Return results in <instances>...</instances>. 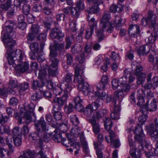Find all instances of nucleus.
<instances>
[{
    "instance_id": "nucleus-53",
    "label": "nucleus",
    "mask_w": 158,
    "mask_h": 158,
    "mask_svg": "<svg viewBox=\"0 0 158 158\" xmlns=\"http://www.w3.org/2000/svg\"><path fill=\"white\" fill-rule=\"evenodd\" d=\"M143 69V67L141 65H139L136 66V69L135 72V74L137 76H138L142 74H144L142 73Z\"/></svg>"
},
{
    "instance_id": "nucleus-51",
    "label": "nucleus",
    "mask_w": 158,
    "mask_h": 158,
    "mask_svg": "<svg viewBox=\"0 0 158 158\" xmlns=\"http://www.w3.org/2000/svg\"><path fill=\"white\" fill-rule=\"evenodd\" d=\"M138 76L137 83L138 85H139L143 83L145 81L146 75L145 74H142Z\"/></svg>"
},
{
    "instance_id": "nucleus-49",
    "label": "nucleus",
    "mask_w": 158,
    "mask_h": 158,
    "mask_svg": "<svg viewBox=\"0 0 158 158\" xmlns=\"http://www.w3.org/2000/svg\"><path fill=\"white\" fill-rule=\"evenodd\" d=\"M18 85L17 81L12 78L10 79L9 82V87L10 88H16Z\"/></svg>"
},
{
    "instance_id": "nucleus-1",
    "label": "nucleus",
    "mask_w": 158,
    "mask_h": 158,
    "mask_svg": "<svg viewBox=\"0 0 158 158\" xmlns=\"http://www.w3.org/2000/svg\"><path fill=\"white\" fill-rule=\"evenodd\" d=\"M134 132L135 134V139L139 143L141 148H139L138 151H136L137 149L135 148V143L132 139V134L130 133L128 136L129 144L131 148L129 153L133 158H139L140 156L141 151L143 150V146H146L147 144V141L143 134L141 126L138 124L137 126L135 127Z\"/></svg>"
},
{
    "instance_id": "nucleus-9",
    "label": "nucleus",
    "mask_w": 158,
    "mask_h": 158,
    "mask_svg": "<svg viewBox=\"0 0 158 158\" xmlns=\"http://www.w3.org/2000/svg\"><path fill=\"white\" fill-rule=\"evenodd\" d=\"M31 29V32L28 34L27 37V42L28 44H30V41H33L34 40L35 36L40 31L39 26L36 24L32 25Z\"/></svg>"
},
{
    "instance_id": "nucleus-63",
    "label": "nucleus",
    "mask_w": 158,
    "mask_h": 158,
    "mask_svg": "<svg viewBox=\"0 0 158 158\" xmlns=\"http://www.w3.org/2000/svg\"><path fill=\"white\" fill-rule=\"evenodd\" d=\"M95 148L96 149V153L98 156L97 158H102V153L100 148V145L98 146L99 148L97 147L95 143Z\"/></svg>"
},
{
    "instance_id": "nucleus-46",
    "label": "nucleus",
    "mask_w": 158,
    "mask_h": 158,
    "mask_svg": "<svg viewBox=\"0 0 158 158\" xmlns=\"http://www.w3.org/2000/svg\"><path fill=\"white\" fill-rule=\"evenodd\" d=\"M42 82L38 81H34L32 83V88L34 89H37L41 87L42 86Z\"/></svg>"
},
{
    "instance_id": "nucleus-36",
    "label": "nucleus",
    "mask_w": 158,
    "mask_h": 158,
    "mask_svg": "<svg viewBox=\"0 0 158 158\" xmlns=\"http://www.w3.org/2000/svg\"><path fill=\"white\" fill-rule=\"evenodd\" d=\"M38 133L35 132L32 133L29 136V139L32 140H35L37 139L39 137L42 136L41 131H37Z\"/></svg>"
},
{
    "instance_id": "nucleus-2",
    "label": "nucleus",
    "mask_w": 158,
    "mask_h": 158,
    "mask_svg": "<svg viewBox=\"0 0 158 158\" xmlns=\"http://www.w3.org/2000/svg\"><path fill=\"white\" fill-rule=\"evenodd\" d=\"M23 55L21 50L18 49L8 54V63L12 67L10 68L14 70L24 72L28 69L29 64L27 62L21 61Z\"/></svg>"
},
{
    "instance_id": "nucleus-47",
    "label": "nucleus",
    "mask_w": 158,
    "mask_h": 158,
    "mask_svg": "<svg viewBox=\"0 0 158 158\" xmlns=\"http://www.w3.org/2000/svg\"><path fill=\"white\" fill-rule=\"evenodd\" d=\"M82 50L81 46L79 44H76L71 48V52L73 54L81 51Z\"/></svg>"
},
{
    "instance_id": "nucleus-23",
    "label": "nucleus",
    "mask_w": 158,
    "mask_h": 158,
    "mask_svg": "<svg viewBox=\"0 0 158 158\" xmlns=\"http://www.w3.org/2000/svg\"><path fill=\"white\" fill-rule=\"evenodd\" d=\"M103 105L102 100L97 99L91 105H90V108L93 110H96L99 107H101Z\"/></svg>"
},
{
    "instance_id": "nucleus-10",
    "label": "nucleus",
    "mask_w": 158,
    "mask_h": 158,
    "mask_svg": "<svg viewBox=\"0 0 158 158\" xmlns=\"http://www.w3.org/2000/svg\"><path fill=\"white\" fill-rule=\"evenodd\" d=\"M64 34L62 33L59 28L55 27L51 30L50 33V37L52 39H56L60 41H62L64 37Z\"/></svg>"
},
{
    "instance_id": "nucleus-22",
    "label": "nucleus",
    "mask_w": 158,
    "mask_h": 158,
    "mask_svg": "<svg viewBox=\"0 0 158 158\" xmlns=\"http://www.w3.org/2000/svg\"><path fill=\"white\" fill-rule=\"evenodd\" d=\"M158 39V34L156 31L151 33V35L145 39V41L148 43H154L156 40Z\"/></svg>"
},
{
    "instance_id": "nucleus-26",
    "label": "nucleus",
    "mask_w": 158,
    "mask_h": 158,
    "mask_svg": "<svg viewBox=\"0 0 158 158\" xmlns=\"http://www.w3.org/2000/svg\"><path fill=\"white\" fill-rule=\"evenodd\" d=\"M94 4L91 7L87 8V12L90 14H95L98 13L99 11V9L98 7V4L96 3H94Z\"/></svg>"
},
{
    "instance_id": "nucleus-12",
    "label": "nucleus",
    "mask_w": 158,
    "mask_h": 158,
    "mask_svg": "<svg viewBox=\"0 0 158 158\" xmlns=\"http://www.w3.org/2000/svg\"><path fill=\"white\" fill-rule=\"evenodd\" d=\"M83 73V69H80L77 66L75 68V79H76L79 85L84 83L85 82V80L82 75Z\"/></svg>"
},
{
    "instance_id": "nucleus-4",
    "label": "nucleus",
    "mask_w": 158,
    "mask_h": 158,
    "mask_svg": "<svg viewBox=\"0 0 158 158\" xmlns=\"http://www.w3.org/2000/svg\"><path fill=\"white\" fill-rule=\"evenodd\" d=\"M35 107V105L33 103H31L26 106L23 105L19 106L20 114L23 115V118L26 119V123L28 124L32 121L33 118H35L34 112Z\"/></svg>"
},
{
    "instance_id": "nucleus-64",
    "label": "nucleus",
    "mask_w": 158,
    "mask_h": 158,
    "mask_svg": "<svg viewBox=\"0 0 158 158\" xmlns=\"http://www.w3.org/2000/svg\"><path fill=\"white\" fill-rule=\"evenodd\" d=\"M151 83L152 84L154 89L157 87L158 86V77H154L151 80Z\"/></svg>"
},
{
    "instance_id": "nucleus-25",
    "label": "nucleus",
    "mask_w": 158,
    "mask_h": 158,
    "mask_svg": "<svg viewBox=\"0 0 158 158\" xmlns=\"http://www.w3.org/2000/svg\"><path fill=\"white\" fill-rule=\"evenodd\" d=\"M147 17L151 22L152 24L154 25L155 24L156 20L157 17L155 14H154L152 10H148Z\"/></svg>"
},
{
    "instance_id": "nucleus-17",
    "label": "nucleus",
    "mask_w": 158,
    "mask_h": 158,
    "mask_svg": "<svg viewBox=\"0 0 158 158\" xmlns=\"http://www.w3.org/2000/svg\"><path fill=\"white\" fill-rule=\"evenodd\" d=\"M128 32L132 37H136L137 34L140 33V28L137 25H131L128 29Z\"/></svg>"
},
{
    "instance_id": "nucleus-11",
    "label": "nucleus",
    "mask_w": 158,
    "mask_h": 158,
    "mask_svg": "<svg viewBox=\"0 0 158 158\" xmlns=\"http://www.w3.org/2000/svg\"><path fill=\"white\" fill-rule=\"evenodd\" d=\"M57 56L56 51L51 50L50 52V59L49 61L50 67L57 69L59 60L55 58Z\"/></svg>"
},
{
    "instance_id": "nucleus-41",
    "label": "nucleus",
    "mask_w": 158,
    "mask_h": 158,
    "mask_svg": "<svg viewBox=\"0 0 158 158\" xmlns=\"http://www.w3.org/2000/svg\"><path fill=\"white\" fill-rule=\"evenodd\" d=\"M92 50V45L91 44H86L84 48V52H82L85 53V55H86L88 57L91 54Z\"/></svg>"
},
{
    "instance_id": "nucleus-38",
    "label": "nucleus",
    "mask_w": 158,
    "mask_h": 158,
    "mask_svg": "<svg viewBox=\"0 0 158 158\" xmlns=\"http://www.w3.org/2000/svg\"><path fill=\"white\" fill-rule=\"evenodd\" d=\"M50 85L51 88L53 89V93L54 94L58 96L61 94V91L59 87L58 86L54 87L53 86V84L52 82L50 83Z\"/></svg>"
},
{
    "instance_id": "nucleus-44",
    "label": "nucleus",
    "mask_w": 158,
    "mask_h": 158,
    "mask_svg": "<svg viewBox=\"0 0 158 158\" xmlns=\"http://www.w3.org/2000/svg\"><path fill=\"white\" fill-rule=\"evenodd\" d=\"M103 121L105 127L106 128L108 126L109 127L110 129L111 128L113 123L111 119L110 118H104L103 119Z\"/></svg>"
},
{
    "instance_id": "nucleus-39",
    "label": "nucleus",
    "mask_w": 158,
    "mask_h": 158,
    "mask_svg": "<svg viewBox=\"0 0 158 158\" xmlns=\"http://www.w3.org/2000/svg\"><path fill=\"white\" fill-rule=\"evenodd\" d=\"M15 25V23L11 20H7L5 24L6 27V31H10L13 29L14 26Z\"/></svg>"
},
{
    "instance_id": "nucleus-15",
    "label": "nucleus",
    "mask_w": 158,
    "mask_h": 158,
    "mask_svg": "<svg viewBox=\"0 0 158 158\" xmlns=\"http://www.w3.org/2000/svg\"><path fill=\"white\" fill-rule=\"evenodd\" d=\"M144 107L146 110L150 111H153L156 110L157 108V105L155 99H153L150 101L148 100L147 101Z\"/></svg>"
},
{
    "instance_id": "nucleus-62",
    "label": "nucleus",
    "mask_w": 158,
    "mask_h": 158,
    "mask_svg": "<svg viewBox=\"0 0 158 158\" xmlns=\"http://www.w3.org/2000/svg\"><path fill=\"white\" fill-rule=\"evenodd\" d=\"M29 87V84L27 82L23 83L21 84L19 92L21 90L23 91H25L28 89Z\"/></svg>"
},
{
    "instance_id": "nucleus-45",
    "label": "nucleus",
    "mask_w": 158,
    "mask_h": 158,
    "mask_svg": "<svg viewBox=\"0 0 158 158\" xmlns=\"http://www.w3.org/2000/svg\"><path fill=\"white\" fill-rule=\"evenodd\" d=\"M30 48L31 50L34 52H37L39 50V45L37 42H34L30 44Z\"/></svg>"
},
{
    "instance_id": "nucleus-58",
    "label": "nucleus",
    "mask_w": 158,
    "mask_h": 158,
    "mask_svg": "<svg viewBox=\"0 0 158 158\" xmlns=\"http://www.w3.org/2000/svg\"><path fill=\"white\" fill-rule=\"evenodd\" d=\"M54 48L57 50L61 51L64 49V46L62 44H58L57 42H54Z\"/></svg>"
},
{
    "instance_id": "nucleus-29",
    "label": "nucleus",
    "mask_w": 158,
    "mask_h": 158,
    "mask_svg": "<svg viewBox=\"0 0 158 158\" xmlns=\"http://www.w3.org/2000/svg\"><path fill=\"white\" fill-rule=\"evenodd\" d=\"M70 13L72 17L73 18L74 21H75L80 14V10L76 7L70 8Z\"/></svg>"
},
{
    "instance_id": "nucleus-13",
    "label": "nucleus",
    "mask_w": 158,
    "mask_h": 158,
    "mask_svg": "<svg viewBox=\"0 0 158 158\" xmlns=\"http://www.w3.org/2000/svg\"><path fill=\"white\" fill-rule=\"evenodd\" d=\"M68 91H65L64 93L61 98L56 97L54 98L53 102L60 107L62 106L65 103L68 98Z\"/></svg>"
},
{
    "instance_id": "nucleus-40",
    "label": "nucleus",
    "mask_w": 158,
    "mask_h": 158,
    "mask_svg": "<svg viewBox=\"0 0 158 158\" xmlns=\"http://www.w3.org/2000/svg\"><path fill=\"white\" fill-rule=\"evenodd\" d=\"M137 95L138 97V98L139 99V101H140L141 102L143 101L145 94L144 92L143 89H139L137 91Z\"/></svg>"
},
{
    "instance_id": "nucleus-28",
    "label": "nucleus",
    "mask_w": 158,
    "mask_h": 158,
    "mask_svg": "<svg viewBox=\"0 0 158 158\" xmlns=\"http://www.w3.org/2000/svg\"><path fill=\"white\" fill-rule=\"evenodd\" d=\"M123 8V6L118 4L116 6L114 4H112L110 7V11L112 13H115L117 12L118 13L121 12Z\"/></svg>"
},
{
    "instance_id": "nucleus-42",
    "label": "nucleus",
    "mask_w": 158,
    "mask_h": 158,
    "mask_svg": "<svg viewBox=\"0 0 158 158\" xmlns=\"http://www.w3.org/2000/svg\"><path fill=\"white\" fill-rule=\"evenodd\" d=\"M48 70V74L49 76H55L58 74V73L56 68L49 67Z\"/></svg>"
},
{
    "instance_id": "nucleus-43",
    "label": "nucleus",
    "mask_w": 158,
    "mask_h": 158,
    "mask_svg": "<svg viewBox=\"0 0 158 158\" xmlns=\"http://www.w3.org/2000/svg\"><path fill=\"white\" fill-rule=\"evenodd\" d=\"M70 121L73 124L77 127L79 123V121L75 114L70 116Z\"/></svg>"
},
{
    "instance_id": "nucleus-3",
    "label": "nucleus",
    "mask_w": 158,
    "mask_h": 158,
    "mask_svg": "<svg viewBox=\"0 0 158 158\" xmlns=\"http://www.w3.org/2000/svg\"><path fill=\"white\" fill-rule=\"evenodd\" d=\"M110 13L108 11H105L101 19L100 29L98 31L97 36L99 41L102 40L104 37L103 32L106 31L110 33L112 32L114 25L110 21Z\"/></svg>"
},
{
    "instance_id": "nucleus-55",
    "label": "nucleus",
    "mask_w": 158,
    "mask_h": 158,
    "mask_svg": "<svg viewBox=\"0 0 158 158\" xmlns=\"http://www.w3.org/2000/svg\"><path fill=\"white\" fill-rule=\"evenodd\" d=\"M12 132L14 136H18L21 135V131H19L18 127H14L12 130Z\"/></svg>"
},
{
    "instance_id": "nucleus-20",
    "label": "nucleus",
    "mask_w": 158,
    "mask_h": 158,
    "mask_svg": "<svg viewBox=\"0 0 158 158\" xmlns=\"http://www.w3.org/2000/svg\"><path fill=\"white\" fill-rule=\"evenodd\" d=\"M90 123L93 126V131L95 134H98L100 132V127L98 123L97 122L94 118L89 119Z\"/></svg>"
},
{
    "instance_id": "nucleus-52",
    "label": "nucleus",
    "mask_w": 158,
    "mask_h": 158,
    "mask_svg": "<svg viewBox=\"0 0 158 158\" xmlns=\"http://www.w3.org/2000/svg\"><path fill=\"white\" fill-rule=\"evenodd\" d=\"M71 136L75 137H78L79 135V131L77 127H74L71 130Z\"/></svg>"
},
{
    "instance_id": "nucleus-34",
    "label": "nucleus",
    "mask_w": 158,
    "mask_h": 158,
    "mask_svg": "<svg viewBox=\"0 0 158 158\" xmlns=\"http://www.w3.org/2000/svg\"><path fill=\"white\" fill-rule=\"evenodd\" d=\"M120 94L119 91H116L114 92V96L115 97V100L114 102V104L120 106V103L123 99L122 97L120 96Z\"/></svg>"
},
{
    "instance_id": "nucleus-16",
    "label": "nucleus",
    "mask_w": 158,
    "mask_h": 158,
    "mask_svg": "<svg viewBox=\"0 0 158 158\" xmlns=\"http://www.w3.org/2000/svg\"><path fill=\"white\" fill-rule=\"evenodd\" d=\"M3 42L8 51L11 50L13 47L16 44V41L12 39L3 38Z\"/></svg>"
},
{
    "instance_id": "nucleus-56",
    "label": "nucleus",
    "mask_w": 158,
    "mask_h": 158,
    "mask_svg": "<svg viewBox=\"0 0 158 158\" xmlns=\"http://www.w3.org/2000/svg\"><path fill=\"white\" fill-rule=\"evenodd\" d=\"M21 136L15 137L13 140L15 144L17 146H19L22 143Z\"/></svg>"
},
{
    "instance_id": "nucleus-21",
    "label": "nucleus",
    "mask_w": 158,
    "mask_h": 158,
    "mask_svg": "<svg viewBox=\"0 0 158 158\" xmlns=\"http://www.w3.org/2000/svg\"><path fill=\"white\" fill-rule=\"evenodd\" d=\"M149 134L153 140L158 139V131L155 129L153 124H151L150 126Z\"/></svg>"
},
{
    "instance_id": "nucleus-61",
    "label": "nucleus",
    "mask_w": 158,
    "mask_h": 158,
    "mask_svg": "<svg viewBox=\"0 0 158 158\" xmlns=\"http://www.w3.org/2000/svg\"><path fill=\"white\" fill-rule=\"evenodd\" d=\"M148 118L147 115L143 114L140 116L138 118L139 122L141 123V125H143L146 121Z\"/></svg>"
},
{
    "instance_id": "nucleus-27",
    "label": "nucleus",
    "mask_w": 158,
    "mask_h": 158,
    "mask_svg": "<svg viewBox=\"0 0 158 158\" xmlns=\"http://www.w3.org/2000/svg\"><path fill=\"white\" fill-rule=\"evenodd\" d=\"M147 49H148L147 46L143 45L141 46L138 48L137 53L140 56L147 55L149 52V50L148 51H147Z\"/></svg>"
},
{
    "instance_id": "nucleus-57",
    "label": "nucleus",
    "mask_w": 158,
    "mask_h": 158,
    "mask_svg": "<svg viewBox=\"0 0 158 158\" xmlns=\"http://www.w3.org/2000/svg\"><path fill=\"white\" fill-rule=\"evenodd\" d=\"M0 126V133L3 134L4 133H8L9 132V128L8 127L2 123Z\"/></svg>"
},
{
    "instance_id": "nucleus-30",
    "label": "nucleus",
    "mask_w": 158,
    "mask_h": 158,
    "mask_svg": "<svg viewBox=\"0 0 158 158\" xmlns=\"http://www.w3.org/2000/svg\"><path fill=\"white\" fill-rule=\"evenodd\" d=\"M83 112L84 114L87 117L88 119L93 117V110L90 108V105H88L84 109Z\"/></svg>"
},
{
    "instance_id": "nucleus-54",
    "label": "nucleus",
    "mask_w": 158,
    "mask_h": 158,
    "mask_svg": "<svg viewBox=\"0 0 158 158\" xmlns=\"http://www.w3.org/2000/svg\"><path fill=\"white\" fill-rule=\"evenodd\" d=\"M79 10H83L85 8V6L83 0H79L78 1L76 4V7Z\"/></svg>"
},
{
    "instance_id": "nucleus-5",
    "label": "nucleus",
    "mask_w": 158,
    "mask_h": 158,
    "mask_svg": "<svg viewBox=\"0 0 158 158\" xmlns=\"http://www.w3.org/2000/svg\"><path fill=\"white\" fill-rule=\"evenodd\" d=\"M35 125L37 131H41L42 136L40 138H43L44 141L48 142L50 140L49 135L45 132L48 131V128L43 117H41L40 120L35 122Z\"/></svg>"
},
{
    "instance_id": "nucleus-24",
    "label": "nucleus",
    "mask_w": 158,
    "mask_h": 158,
    "mask_svg": "<svg viewBox=\"0 0 158 158\" xmlns=\"http://www.w3.org/2000/svg\"><path fill=\"white\" fill-rule=\"evenodd\" d=\"M54 134L53 136V139L56 142H61L62 140L61 132L58 129H56L54 131Z\"/></svg>"
},
{
    "instance_id": "nucleus-31",
    "label": "nucleus",
    "mask_w": 158,
    "mask_h": 158,
    "mask_svg": "<svg viewBox=\"0 0 158 158\" xmlns=\"http://www.w3.org/2000/svg\"><path fill=\"white\" fill-rule=\"evenodd\" d=\"M13 29H12V30L8 31H6V32L4 34L3 38H8V39H13L15 38L16 37V33L13 31Z\"/></svg>"
},
{
    "instance_id": "nucleus-48",
    "label": "nucleus",
    "mask_w": 158,
    "mask_h": 158,
    "mask_svg": "<svg viewBox=\"0 0 158 158\" xmlns=\"http://www.w3.org/2000/svg\"><path fill=\"white\" fill-rule=\"evenodd\" d=\"M47 75V72L45 69H43L39 70L38 77L40 79H44Z\"/></svg>"
},
{
    "instance_id": "nucleus-35",
    "label": "nucleus",
    "mask_w": 158,
    "mask_h": 158,
    "mask_svg": "<svg viewBox=\"0 0 158 158\" xmlns=\"http://www.w3.org/2000/svg\"><path fill=\"white\" fill-rule=\"evenodd\" d=\"M11 136L10 135H8V136L6 138V141L8 145L9 149V151L11 153H12L13 152L14 147L11 144Z\"/></svg>"
},
{
    "instance_id": "nucleus-33",
    "label": "nucleus",
    "mask_w": 158,
    "mask_h": 158,
    "mask_svg": "<svg viewBox=\"0 0 158 158\" xmlns=\"http://www.w3.org/2000/svg\"><path fill=\"white\" fill-rule=\"evenodd\" d=\"M123 76L120 77L118 80L119 83L121 85H124L127 82V75H129V72L127 70H125Z\"/></svg>"
},
{
    "instance_id": "nucleus-59",
    "label": "nucleus",
    "mask_w": 158,
    "mask_h": 158,
    "mask_svg": "<svg viewBox=\"0 0 158 158\" xmlns=\"http://www.w3.org/2000/svg\"><path fill=\"white\" fill-rule=\"evenodd\" d=\"M42 7L41 5L39 3L35 4L33 6L32 10L35 12H40L41 10Z\"/></svg>"
},
{
    "instance_id": "nucleus-60",
    "label": "nucleus",
    "mask_w": 158,
    "mask_h": 158,
    "mask_svg": "<svg viewBox=\"0 0 158 158\" xmlns=\"http://www.w3.org/2000/svg\"><path fill=\"white\" fill-rule=\"evenodd\" d=\"M115 23H117L116 26V28L117 30H118L120 27L122 26L121 22L122 19L119 17H116V19L114 20Z\"/></svg>"
},
{
    "instance_id": "nucleus-19",
    "label": "nucleus",
    "mask_w": 158,
    "mask_h": 158,
    "mask_svg": "<svg viewBox=\"0 0 158 158\" xmlns=\"http://www.w3.org/2000/svg\"><path fill=\"white\" fill-rule=\"evenodd\" d=\"M120 110V106L114 105V110L111 114V117L114 120L119 118V112Z\"/></svg>"
},
{
    "instance_id": "nucleus-7",
    "label": "nucleus",
    "mask_w": 158,
    "mask_h": 158,
    "mask_svg": "<svg viewBox=\"0 0 158 158\" xmlns=\"http://www.w3.org/2000/svg\"><path fill=\"white\" fill-rule=\"evenodd\" d=\"M1 8L3 10L7 11V15L8 17L11 18L15 14V7L11 4V0H7L5 4L1 5Z\"/></svg>"
},
{
    "instance_id": "nucleus-32",
    "label": "nucleus",
    "mask_w": 158,
    "mask_h": 158,
    "mask_svg": "<svg viewBox=\"0 0 158 158\" xmlns=\"http://www.w3.org/2000/svg\"><path fill=\"white\" fill-rule=\"evenodd\" d=\"M75 109L78 111H81L83 110V106L81 103L76 104L74 106L72 104H70V113L73 111Z\"/></svg>"
},
{
    "instance_id": "nucleus-37",
    "label": "nucleus",
    "mask_w": 158,
    "mask_h": 158,
    "mask_svg": "<svg viewBox=\"0 0 158 158\" xmlns=\"http://www.w3.org/2000/svg\"><path fill=\"white\" fill-rule=\"evenodd\" d=\"M85 54L82 52L81 53L79 56H77L76 57L75 60L76 61H78L80 64H83L85 61V58L88 57Z\"/></svg>"
},
{
    "instance_id": "nucleus-50",
    "label": "nucleus",
    "mask_w": 158,
    "mask_h": 158,
    "mask_svg": "<svg viewBox=\"0 0 158 158\" xmlns=\"http://www.w3.org/2000/svg\"><path fill=\"white\" fill-rule=\"evenodd\" d=\"M10 153H11L9 151L3 148L0 147V158H2L6 155L9 156Z\"/></svg>"
},
{
    "instance_id": "nucleus-14",
    "label": "nucleus",
    "mask_w": 158,
    "mask_h": 158,
    "mask_svg": "<svg viewBox=\"0 0 158 158\" xmlns=\"http://www.w3.org/2000/svg\"><path fill=\"white\" fill-rule=\"evenodd\" d=\"M78 88H80L81 89H80L82 90L85 95H88L89 97L91 96L92 97V98L94 97V96H93V95H92L93 94L91 92L89 86L87 83L85 82L81 85H79Z\"/></svg>"
},
{
    "instance_id": "nucleus-18",
    "label": "nucleus",
    "mask_w": 158,
    "mask_h": 158,
    "mask_svg": "<svg viewBox=\"0 0 158 158\" xmlns=\"http://www.w3.org/2000/svg\"><path fill=\"white\" fill-rule=\"evenodd\" d=\"M36 155L34 151L28 150L23 151L19 158H35Z\"/></svg>"
},
{
    "instance_id": "nucleus-6",
    "label": "nucleus",
    "mask_w": 158,
    "mask_h": 158,
    "mask_svg": "<svg viewBox=\"0 0 158 158\" xmlns=\"http://www.w3.org/2000/svg\"><path fill=\"white\" fill-rule=\"evenodd\" d=\"M90 15L88 14L87 20L89 21V25L90 28H87L86 29L85 38L87 39H89L91 37L94 32V29L96 28L97 22L95 20L94 18L92 17L90 18Z\"/></svg>"
},
{
    "instance_id": "nucleus-8",
    "label": "nucleus",
    "mask_w": 158,
    "mask_h": 158,
    "mask_svg": "<svg viewBox=\"0 0 158 158\" xmlns=\"http://www.w3.org/2000/svg\"><path fill=\"white\" fill-rule=\"evenodd\" d=\"M27 0L21 1L19 2L18 0H15L14 2V5L22 9L24 14L28 15L30 10V6L29 4L27 3Z\"/></svg>"
}]
</instances>
